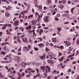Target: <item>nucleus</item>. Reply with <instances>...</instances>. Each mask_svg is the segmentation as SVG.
<instances>
[{
    "label": "nucleus",
    "instance_id": "nucleus-1",
    "mask_svg": "<svg viewBox=\"0 0 79 79\" xmlns=\"http://www.w3.org/2000/svg\"><path fill=\"white\" fill-rule=\"evenodd\" d=\"M14 60L16 62L18 63L21 61V58L18 56H15L14 58Z\"/></svg>",
    "mask_w": 79,
    "mask_h": 79
},
{
    "label": "nucleus",
    "instance_id": "nucleus-2",
    "mask_svg": "<svg viewBox=\"0 0 79 79\" xmlns=\"http://www.w3.org/2000/svg\"><path fill=\"white\" fill-rule=\"evenodd\" d=\"M46 69H45V72L46 73H48V72L49 73H50V67H49V66L48 65H46Z\"/></svg>",
    "mask_w": 79,
    "mask_h": 79
},
{
    "label": "nucleus",
    "instance_id": "nucleus-3",
    "mask_svg": "<svg viewBox=\"0 0 79 79\" xmlns=\"http://www.w3.org/2000/svg\"><path fill=\"white\" fill-rule=\"evenodd\" d=\"M50 19V17H49V16H47L44 18V22H46V23H48Z\"/></svg>",
    "mask_w": 79,
    "mask_h": 79
},
{
    "label": "nucleus",
    "instance_id": "nucleus-4",
    "mask_svg": "<svg viewBox=\"0 0 79 79\" xmlns=\"http://www.w3.org/2000/svg\"><path fill=\"white\" fill-rule=\"evenodd\" d=\"M63 43L66 44V45L67 46V47H69V46H70V45H71V42L66 41H64Z\"/></svg>",
    "mask_w": 79,
    "mask_h": 79
},
{
    "label": "nucleus",
    "instance_id": "nucleus-5",
    "mask_svg": "<svg viewBox=\"0 0 79 79\" xmlns=\"http://www.w3.org/2000/svg\"><path fill=\"white\" fill-rule=\"evenodd\" d=\"M20 65L22 67H24L26 66V62H21L20 63Z\"/></svg>",
    "mask_w": 79,
    "mask_h": 79
},
{
    "label": "nucleus",
    "instance_id": "nucleus-6",
    "mask_svg": "<svg viewBox=\"0 0 79 79\" xmlns=\"http://www.w3.org/2000/svg\"><path fill=\"white\" fill-rule=\"evenodd\" d=\"M18 24H19V21L16 20L13 23V25H14L15 26H18Z\"/></svg>",
    "mask_w": 79,
    "mask_h": 79
},
{
    "label": "nucleus",
    "instance_id": "nucleus-7",
    "mask_svg": "<svg viewBox=\"0 0 79 79\" xmlns=\"http://www.w3.org/2000/svg\"><path fill=\"white\" fill-rule=\"evenodd\" d=\"M52 3V1L51 0H46V5H49Z\"/></svg>",
    "mask_w": 79,
    "mask_h": 79
},
{
    "label": "nucleus",
    "instance_id": "nucleus-8",
    "mask_svg": "<svg viewBox=\"0 0 79 79\" xmlns=\"http://www.w3.org/2000/svg\"><path fill=\"white\" fill-rule=\"evenodd\" d=\"M36 23V20L35 19H32L31 20V24L32 26H33Z\"/></svg>",
    "mask_w": 79,
    "mask_h": 79
},
{
    "label": "nucleus",
    "instance_id": "nucleus-9",
    "mask_svg": "<svg viewBox=\"0 0 79 79\" xmlns=\"http://www.w3.org/2000/svg\"><path fill=\"white\" fill-rule=\"evenodd\" d=\"M3 49L5 50V52H9V51L10 50L9 48H6V46H5L3 47Z\"/></svg>",
    "mask_w": 79,
    "mask_h": 79
},
{
    "label": "nucleus",
    "instance_id": "nucleus-10",
    "mask_svg": "<svg viewBox=\"0 0 79 79\" xmlns=\"http://www.w3.org/2000/svg\"><path fill=\"white\" fill-rule=\"evenodd\" d=\"M45 56L44 55L43 56H39V58L41 60H45Z\"/></svg>",
    "mask_w": 79,
    "mask_h": 79
},
{
    "label": "nucleus",
    "instance_id": "nucleus-11",
    "mask_svg": "<svg viewBox=\"0 0 79 79\" xmlns=\"http://www.w3.org/2000/svg\"><path fill=\"white\" fill-rule=\"evenodd\" d=\"M23 50L25 52H27L29 50V48L27 47L26 46H24L23 48Z\"/></svg>",
    "mask_w": 79,
    "mask_h": 79
},
{
    "label": "nucleus",
    "instance_id": "nucleus-12",
    "mask_svg": "<svg viewBox=\"0 0 79 79\" xmlns=\"http://www.w3.org/2000/svg\"><path fill=\"white\" fill-rule=\"evenodd\" d=\"M23 41L24 43H27V44H28V41H27V38H25V39H23Z\"/></svg>",
    "mask_w": 79,
    "mask_h": 79
},
{
    "label": "nucleus",
    "instance_id": "nucleus-13",
    "mask_svg": "<svg viewBox=\"0 0 79 79\" xmlns=\"http://www.w3.org/2000/svg\"><path fill=\"white\" fill-rule=\"evenodd\" d=\"M38 46L40 48H42V47L44 46V44L42 43L40 44H38Z\"/></svg>",
    "mask_w": 79,
    "mask_h": 79
},
{
    "label": "nucleus",
    "instance_id": "nucleus-14",
    "mask_svg": "<svg viewBox=\"0 0 79 79\" xmlns=\"http://www.w3.org/2000/svg\"><path fill=\"white\" fill-rule=\"evenodd\" d=\"M52 42H56V38H53L52 39Z\"/></svg>",
    "mask_w": 79,
    "mask_h": 79
},
{
    "label": "nucleus",
    "instance_id": "nucleus-15",
    "mask_svg": "<svg viewBox=\"0 0 79 79\" xmlns=\"http://www.w3.org/2000/svg\"><path fill=\"white\" fill-rule=\"evenodd\" d=\"M52 52H49L48 53V55L50 57H52Z\"/></svg>",
    "mask_w": 79,
    "mask_h": 79
},
{
    "label": "nucleus",
    "instance_id": "nucleus-16",
    "mask_svg": "<svg viewBox=\"0 0 79 79\" xmlns=\"http://www.w3.org/2000/svg\"><path fill=\"white\" fill-rule=\"evenodd\" d=\"M31 28H32V26H31V25H29V26L26 27V29H28L29 30H30V29H31Z\"/></svg>",
    "mask_w": 79,
    "mask_h": 79
},
{
    "label": "nucleus",
    "instance_id": "nucleus-17",
    "mask_svg": "<svg viewBox=\"0 0 79 79\" xmlns=\"http://www.w3.org/2000/svg\"><path fill=\"white\" fill-rule=\"evenodd\" d=\"M58 7L60 9H63V8H64V6L62 5H60L58 6Z\"/></svg>",
    "mask_w": 79,
    "mask_h": 79
},
{
    "label": "nucleus",
    "instance_id": "nucleus-18",
    "mask_svg": "<svg viewBox=\"0 0 79 79\" xmlns=\"http://www.w3.org/2000/svg\"><path fill=\"white\" fill-rule=\"evenodd\" d=\"M62 4H65L66 3V1L64 0H62L61 2Z\"/></svg>",
    "mask_w": 79,
    "mask_h": 79
},
{
    "label": "nucleus",
    "instance_id": "nucleus-19",
    "mask_svg": "<svg viewBox=\"0 0 79 79\" xmlns=\"http://www.w3.org/2000/svg\"><path fill=\"white\" fill-rule=\"evenodd\" d=\"M40 68L43 71H44L45 70V67L44 66L40 67Z\"/></svg>",
    "mask_w": 79,
    "mask_h": 79
},
{
    "label": "nucleus",
    "instance_id": "nucleus-20",
    "mask_svg": "<svg viewBox=\"0 0 79 79\" xmlns=\"http://www.w3.org/2000/svg\"><path fill=\"white\" fill-rule=\"evenodd\" d=\"M44 31L42 30V29H40V31H39V34L40 35H41L42 34V32H43Z\"/></svg>",
    "mask_w": 79,
    "mask_h": 79
},
{
    "label": "nucleus",
    "instance_id": "nucleus-21",
    "mask_svg": "<svg viewBox=\"0 0 79 79\" xmlns=\"http://www.w3.org/2000/svg\"><path fill=\"white\" fill-rule=\"evenodd\" d=\"M33 16L34 15H31L28 16V19H31V18H33Z\"/></svg>",
    "mask_w": 79,
    "mask_h": 79
},
{
    "label": "nucleus",
    "instance_id": "nucleus-22",
    "mask_svg": "<svg viewBox=\"0 0 79 79\" xmlns=\"http://www.w3.org/2000/svg\"><path fill=\"white\" fill-rule=\"evenodd\" d=\"M32 64V62H28L27 63H26V66L28 65V66H29V65H31Z\"/></svg>",
    "mask_w": 79,
    "mask_h": 79
},
{
    "label": "nucleus",
    "instance_id": "nucleus-23",
    "mask_svg": "<svg viewBox=\"0 0 79 79\" xmlns=\"http://www.w3.org/2000/svg\"><path fill=\"white\" fill-rule=\"evenodd\" d=\"M4 77V76L1 73H0V78L1 79H3Z\"/></svg>",
    "mask_w": 79,
    "mask_h": 79
},
{
    "label": "nucleus",
    "instance_id": "nucleus-24",
    "mask_svg": "<svg viewBox=\"0 0 79 79\" xmlns=\"http://www.w3.org/2000/svg\"><path fill=\"white\" fill-rule=\"evenodd\" d=\"M42 16H43V15L41 14L40 15H38L39 18H38V20L39 19H40L41 18H42Z\"/></svg>",
    "mask_w": 79,
    "mask_h": 79
},
{
    "label": "nucleus",
    "instance_id": "nucleus-25",
    "mask_svg": "<svg viewBox=\"0 0 79 79\" xmlns=\"http://www.w3.org/2000/svg\"><path fill=\"white\" fill-rule=\"evenodd\" d=\"M57 30H58L59 32H60L61 31V27H59L57 28Z\"/></svg>",
    "mask_w": 79,
    "mask_h": 79
},
{
    "label": "nucleus",
    "instance_id": "nucleus-26",
    "mask_svg": "<svg viewBox=\"0 0 79 79\" xmlns=\"http://www.w3.org/2000/svg\"><path fill=\"white\" fill-rule=\"evenodd\" d=\"M55 63V61H54L51 60L50 64H51L52 66H53V63Z\"/></svg>",
    "mask_w": 79,
    "mask_h": 79
},
{
    "label": "nucleus",
    "instance_id": "nucleus-27",
    "mask_svg": "<svg viewBox=\"0 0 79 79\" xmlns=\"http://www.w3.org/2000/svg\"><path fill=\"white\" fill-rule=\"evenodd\" d=\"M5 15L7 16V17H8V16H9V15H10V14L8 12H6L5 13Z\"/></svg>",
    "mask_w": 79,
    "mask_h": 79
},
{
    "label": "nucleus",
    "instance_id": "nucleus-28",
    "mask_svg": "<svg viewBox=\"0 0 79 79\" xmlns=\"http://www.w3.org/2000/svg\"><path fill=\"white\" fill-rule=\"evenodd\" d=\"M34 3L35 5H37V0H35Z\"/></svg>",
    "mask_w": 79,
    "mask_h": 79
},
{
    "label": "nucleus",
    "instance_id": "nucleus-29",
    "mask_svg": "<svg viewBox=\"0 0 79 79\" xmlns=\"http://www.w3.org/2000/svg\"><path fill=\"white\" fill-rule=\"evenodd\" d=\"M64 57H62L60 59H59V61H62V60H63L64 59Z\"/></svg>",
    "mask_w": 79,
    "mask_h": 79
},
{
    "label": "nucleus",
    "instance_id": "nucleus-30",
    "mask_svg": "<svg viewBox=\"0 0 79 79\" xmlns=\"http://www.w3.org/2000/svg\"><path fill=\"white\" fill-rule=\"evenodd\" d=\"M9 71H10V74L12 73V71H11V69L10 68L8 69V71H7L8 73H9Z\"/></svg>",
    "mask_w": 79,
    "mask_h": 79
},
{
    "label": "nucleus",
    "instance_id": "nucleus-31",
    "mask_svg": "<svg viewBox=\"0 0 79 79\" xmlns=\"http://www.w3.org/2000/svg\"><path fill=\"white\" fill-rule=\"evenodd\" d=\"M38 39H39L40 41H42V38L38 37Z\"/></svg>",
    "mask_w": 79,
    "mask_h": 79
},
{
    "label": "nucleus",
    "instance_id": "nucleus-32",
    "mask_svg": "<svg viewBox=\"0 0 79 79\" xmlns=\"http://www.w3.org/2000/svg\"><path fill=\"white\" fill-rule=\"evenodd\" d=\"M55 19L56 20V21H59V19H58L57 17H55Z\"/></svg>",
    "mask_w": 79,
    "mask_h": 79
},
{
    "label": "nucleus",
    "instance_id": "nucleus-33",
    "mask_svg": "<svg viewBox=\"0 0 79 79\" xmlns=\"http://www.w3.org/2000/svg\"><path fill=\"white\" fill-rule=\"evenodd\" d=\"M75 8V7H74L73 8H72L71 10V11L72 13H73V10Z\"/></svg>",
    "mask_w": 79,
    "mask_h": 79
},
{
    "label": "nucleus",
    "instance_id": "nucleus-34",
    "mask_svg": "<svg viewBox=\"0 0 79 79\" xmlns=\"http://www.w3.org/2000/svg\"><path fill=\"white\" fill-rule=\"evenodd\" d=\"M15 67H16V68H19V65L17 64H15Z\"/></svg>",
    "mask_w": 79,
    "mask_h": 79
},
{
    "label": "nucleus",
    "instance_id": "nucleus-35",
    "mask_svg": "<svg viewBox=\"0 0 79 79\" xmlns=\"http://www.w3.org/2000/svg\"><path fill=\"white\" fill-rule=\"evenodd\" d=\"M24 75H25V73H23L21 74L22 77H24Z\"/></svg>",
    "mask_w": 79,
    "mask_h": 79
},
{
    "label": "nucleus",
    "instance_id": "nucleus-36",
    "mask_svg": "<svg viewBox=\"0 0 79 79\" xmlns=\"http://www.w3.org/2000/svg\"><path fill=\"white\" fill-rule=\"evenodd\" d=\"M34 48L35 50L36 51H37V50H39V48H36L35 47H34Z\"/></svg>",
    "mask_w": 79,
    "mask_h": 79
},
{
    "label": "nucleus",
    "instance_id": "nucleus-37",
    "mask_svg": "<svg viewBox=\"0 0 79 79\" xmlns=\"http://www.w3.org/2000/svg\"><path fill=\"white\" fill-rule=\"evenodd\" d=\"M49 50H50L48 48H46V52H48V51H49Z\"/></svg>",
    "mask_w": 79,
    "mask_h": 79
},
{
    "label": "nucleus",
    "instance_id": "nucleus-38",
    "mask_svg": "<svg viewBox=\"0 0 79 79\" xmlns=\"http://www.w3.org/2000/svg\"><path fill=\"white\" fill-rule=\"evenodd\" d=\"M21 52H18L17 53L18 55H21Z\"/></svg>",
    "mask_w": 79,
    "mask_h": 79
},
{
    "label": "nucleus",
    "instance_id": "nucleus-39",
    "mask_svg": "<svg viewBox=\"0 0 79 79\" xmlns=\"http://www.w3.org/2000/svg\"><path fill=\"white\" fill-rule=\"evenodd\" d=\"M56 56V55L54 54H52V56L51 57H55Z\"/></svg>",
    "mask_w": 79,
    "mask_h": 79
},
{
    "label": "nucleus",
    "instance_id": "nucleus-40",
    "mask_svg": "<svg viewBox=\"0 0 79 79\" xmlns=\"http://www.w3.org/2000/svg\"><path fill=\"white\" fill-rule=\"evenodd\" d=\"M1 53L2 54H3V55H5L6 54V53L5 52H3V51H2L1 52Z\"/></svg>",
    "mask_w": 79,
    "mask_h": 79
},
{
    "label": "nucleus",
    "instance_id": "nucleus-41",
    "mask_svg": "<svg viewBox=\"0 0 79 79\" xmlns=\"http://www.w3.org/2000/svg\"><path fill=\"white\" fill-rule=\"evenodd\" d=\"M18 74L19 77H21V73H19Z\"/></svg>",
    "mask_w": 79,
    "mask_h": 79
},
{
    "label": "nucleus",
    "instance_id": "nucleus-42",
    "mask_svg": "<svg viewBox=\"0 0 79 79\" xmlns=\"http://www.w3.org/2000/svg\"><path fill=\"white\" fill-rule=\"evenodd\" d=\"M45 44H46V45H49V43L48 42H45Z\"/></svg>",
    "mask_w": 79,
    "mask_h": 79
},
{
    "label": "nucleus",
    "instance_id": "nucleus-43",
    "mask_svg": "<svg viewBox=\"0 0 79 79\" xmlns=\"http://www.w3.org/2000/svg\"><path fill=\"white\" fill-rule=\"evenodd\" d=\"M64 62L65 63H68V60H65L64 61Z\"/></svg>",
    "mask_w": 79,
    "mask_h": 79
},
{
    "label": "nucleus",
    "instance_id": "nucleus-44",
    "mask_svg": "<svg viewBox=\"0 0 79 79\" xmlns=\"http://www.w3.org/2000/svg\"><path fill=\"white\" fill-rule=\"evenodd\" d=\"M56 13V12L54 11L52 13V15H55Z\"/></svg>",
    "mask_w": 79,
    "mask_h": 79
},
{
    "label": "nucleus",
    "instance_id": "nucleus-45",
    "mask_svg": "<svg viewBox=\"0 0 79 79\" xmlns=\"http://www.w3.org/2000/svg\"><path fill=\"white\" fill-rule=\"evenodd\" d=\"M29 42L30 43H32V40L31 39H29Z\"/></svg>",
    "mask_w": 79,
    "mask_h": 79
},
{
    "label": "nucleus",
    "instance_id": "nucleus-46",
    "mask_svg": "<svg viewBox=\"0 0 79 79\" xmlns=\"http://www.w3.org/2000/svg\"><path fill=\"white\" fill-rule=\"evenodd\" d=\"M77 63V62L76 61H75V62L73 61L72 63L73 64H76Z\"/></svg>",
    "mask_w": 79,
    "mask_h": 79
},
{
    "label": "nucleus",
    "instance_id": "nucleus-47",
    "mask_svg": "<svg viewBox=\"0 0 79 79\" xmlns=\"http://www.w3.org/2000/svg\"><path fill=\"white\" fill-rule=\"evenodd\" d=\"M68 72L69 73H70V72H71V69H69L68 71Z\"/></svg>",
    "mask_w": 79,
    "mask_h": 79
},
{
    "label": "nucleus",
    "instance_id": "nucleus-48",
    "mask_svg": "<svg viewBox=\"0 0 79 79\" xmlns=\"http://www.w3.org/2000/svg\"><path fill=\"white\" fill-rule=\"evenodd\" d=\"M44 32L45 33H47V32H48V30H44Z\"/></svg>",
    "mask_w": 79,
    "mask_h": 79
},
{
    "label": "nucleus",
    "instance_id": "nucleus-49",
    "mask_svg": "<svg viewBox=\"0 0 79 79\" xmlns=\"http://www.w3.org/2000/svg\"><path fill=\"white\" fill-rule=\"evenodd\" d=\"M56 70H54V71H53V72H52V73H53V74H55V73H56Z\"/></svg>",
    "mask_w": 79,
    "mask_h": 79
},
{
    "label": "nucleus",
    "instance_id": "nucleus-50",
    "mask_svg": "<svg viewBox=\"0 0 79 79\" xmlns=\"http://www.w3.org/2000/svg\"><path fill=\"white\" fill-rule=\"evenodd\" d=\"M51 61V60H49L48 61V63H50Z\"/></svg>",
    "mask_w": 79,
    "mask_h": 79
},
{
    "label": "nucleus",
    "instance_id": "nucleus-51",
    "mask_svg": "<svg viewBox=\"0 0 79 79\" xmlns=\"http://www.w3.org/2000/svg\"><path fill=\"white\" fill-rule=\"evenodd\" d=\"M31 73H35V71L32 70L31 71Z\"/></svg>",
    "mask_w": 79,
    "mask_h": 79
},
{
    "label": "nucleus",
    "instance_id": "nucleus-52",
    "mask_svg": "<svg viewBox=\"0 0 79 79\" xmlns=\"http://www.w3.org/2000/svg\"><path fill=\"white\" fill-rule=\"evenodd\" d=\"M43 39H44V40H46V38H45V37L44 36H43Z\"/></svg>",
    "mask_w": 79,
    "mask_h": 79
},
{
    "label": "nucleus",
    "instance_id": "nucleus-53",
    "mask_svg": "<svg viewBox=\"0 0 79 79\" xmlns=\"http://www.w3.org/2000/svg\"><path fill=\"white\" fill-rule=\"evenodd\" d=\"M3 45H6V43H3L2 44V46H3Z\"/></svg>",
    "mask_w": 79,
    "mask_h": 79
},
{
    "label": "nucleus",
    "instance_id": "nucleus-54",
    "mask_svg": "<svg viewBox=\"0 0 79 79\" xmlns=\"http://www.w3.org/2000/svg\"><path fill=\"white\" fill-rule=\"evenodd\" d=\"M39 8H40V9L41 10H42V6H39Z\"/></svg>",
    "mask_w": 79,
    "mask_h": 79
},
{
    "label": "nucleus",
    "instance_id": "nucleus-55",
    "mask_svg": "<svg viewBox=\"0 0 79 79\" xmlns=\"http://www.w3.org/2000/svg\"><path fill=\"white\" fill-rule=\"evenodd\" d=\"M19 27H15V31H16V30L17 29H18Z\"/></svg>",
    "mask_w": 79,
    "mask_h": 79
},
{
    "label": "nucleus",
    "instance_id": "nucleus-56",
    "mask_svg": "<svg viewBox=\"0 0 79 79\" xmlns=\"http://www.w3.org/2000/svg\"><path fill=\"white\" fill-rule=\"evenodd\" d=\"M59 55L60 56H61V55H62V53H61L60 52H59Z\"/></svg>",
    "mask_w": 79,
    "mask_h": 79
},
{
    "label": "nucleus",
    "instance_id": "nucleus-57",
    "mask_svg": "<svg viewBox=\"0 0 79 79\" xmlns=\"http://www.w3.org/2000/svg\"><path fill=\"white\" fill-rule=\"evenodd\" d=\"M54 47H56V48H60V47L57 46L55 45Z\"/></svg>",
    "mask_w": 79,
    "mask_h": 79
},
{
    "label": "nucleus",
    "instance_id": "nucleus-58",
    "mask_svg": "<svg viewBox=\"0 0 79 79\" xmlns=\"http://www.w3.org/2000/svg\"><path fill=\"white\" fill-rule=\"evenodd\" d=\"M79 40H78L77 42V44L78 45H79Z\"/></svg>",
    "mask_w": 79,
    "mask_h": 79
},
{
    "label": "nucleus",
    "instance_id": "nucleus-59",
    "mask_svg": "<svg viewBox=\"0 0 79 79\" xmlns=\"http://www.w3.org/2000/svg\"><path fill=\"white\" fill-rule=\"evenodd\" d=\"M11 52H13V53H15V51L14 49L12 50Z\"/></svg>",
    "mask_w": 79,
    "mask_h": 79
},
{
    "label": "nucleus",
    "instance_id": "nucleus-60",
    "mask_svg": "<svg viewBox=\"0 0 79 79\" xmlns=\"http://www.w3.org/2000/svg\"><path fill=\"white\" fill-rule=\"evenodd\" d=\"M73 1L74 2H78V1H77V0H73Z\"/></svg>",
    "mask_w": 79,
    "mask_h": 79
},
{
    "label": "nucleus",
    "instance_id": "nucleus-61",
    "mask_svg": "<svg viewBox=\"0 0 79 79\" xmlns=\"http://www.w3.org/2000/svg\"><path fill=\"white\" fill-rule=\"evenodd\" d=\"M32 12L34 13L35 11H34V8L32 9Z\"/></svg>",
    "mask_w": 79,
    "mask_h": 79
},
{
    "label": "nucleus",
    "instance_id": "nucleus-62",
    "mask_svg": "<svg viewBox=\"0 0 79 79\" xmlns=\"http://www.w3.org/2000/svg\"><path fill=\"white\" fill-rule=\"evenodd\" d=\"M56 35V34L55 33H53L52 35V36H55Z\"/></svg>",
    "mask_w": 79,
    "mask_h": 79
},
{
    "label": "nucleus",
    "instance_id": "nucleus-63",
    "mask_svg": "<svg viewBox=\"0 0 79 79\" xmlns=\"http://www.w3.org/2000/svg\"><path fill=\"white\" fill-rule=\"evenodd\" d=\"M27 70H28V71H31L32 69H31L30 68H29L27 69Z\"/></svg>",
    "mask_w": 79,
    "mask_h": 79
},
{
    "label": "nucleus",
    "instance_id": "nucleus-64",
    "mask_svg": "<svg viewBox=\"0 0 79 79\" xmlns=\"http://www.w3.org/2000/svg\"><path fill=\"white\" fill-rule=\"evenodd\" d=\"M44 29H48V27H45L44 28Z\"/></svg>",
    "mask_w": 79,
    "mask_h": 79
}]
</instances>
